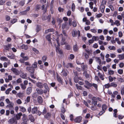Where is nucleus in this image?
Wrapping results in <instances>:
<instances>
[{
	"label": "nucleus",
	"mask_w": 124,
	"mask_h": 124,
	"mask_svg": "<svg viewBox=\"0 0 124 124\" xmlns=\"http://www.w3.org/2000/svg\"><path fill=\"white\" fill-rule=\"evenodd\" d=\"M53 38L55 39L57 41L58 45L59 46L60 45L59 41V39L58 37L59 36L58 35V32L57 31H55V32L53 33Z\"/></svg>",
	"instance_id": "1"
},
{
	"label": "nucleus",
	"mask_w": 124,
	"mask_h": 124,
	"mask_svg": "<svg viewBox=\"0 0 124 124\" xmlns=\"http://www.w3.org/2000/svg\"><path fill=\"white\" fill-rule=\"evenodd\" d=\"M72 34L73 37H75L78 35V37H80V32L79 31H77L76 30H73L72 32Z\"/></svg>",
	"instance_id": "2"
},
{
	"label": "nucleus",
	"mask_w": 124,
	"mask_h": 124,
	"mask_svg": "<svg viewBox=\"0 0 124 124\" xmlns=\"http://www.w3.org/2000/svg\"><path fill=\"white\" fill-rule=\"evenodd\" d=\"M11 70L13 72L14 74L16 75H19L20 73V72L16 68H12L11 69Z\"/></svg>",
	"instance_id": "3"
},
{
	"label": "nucleus",
	"mask_w": 124,
	"mask_h": 124,
	"mask_svg": "<svg viewBox=\"0 0 124 124\" xmlns=\"http://www.w3.org/2000/svg\"><path fill=\"white\" fill-rule=\"evenodd\" d=\"M107 108V106L105 104H104L102 106V111L100 112L99 114L100 115H101L105 112V110Z\"/></svg>",
	"instance_id": "4"
},
{
	"label": "nucleus",
	"mask_w": 124,
	"mask_h": 124,
	"mask_svg": "<svg viewBox=\"0 0 124 124\" xmlns=\"http://www.w3.org/2000/svg\"><path fill=\"white\" fill-rule=\"evenodd\" d=\"M82 119V117L81 116H79L77 117L74 119V121L76 123H79L81 122Z\"/></svg>",
	"instance_id": "5"
},
{
	"label": "nucleus",
	"mask_w": 124,
	"mask_h": 124,
	"mask_svg": "<svg viewBox=\"0 0 124 124\" xmlns=\"http://www.w3.org/2000/svg\"><path fill=\"white\" fill-rule=\"evenodd\" d=\"M8 122L10 124H13L14 123L15 124H17V121H16V119L13 118L10 119L9 120Z\"/></svg>",
	"instance_id": "6"
},
{
	"label": "nucleus",
	"mask_w": 124,
	"mask_h": 124,
	"mask_svg": "<svg viewBox=\"0 0 124 124\" xmlns=\"http://www.w3.org/2000/svg\"><path fill=\"white\" fill-rule=\"evenodd\" d=\"M97 98L95 97L92 98V103L93 104L94 106H96L97 105Z\"/></svg>",
	"instance_id": "7"
},
{
	"label": "nucleus",
	"mask_w": 124,
	"mask_h": 124,
	"mask_svg": "<svg viewBox=\"0 0 124 124\" xmlns=\"http://www.w3.org/2000/svg\"><path fill=\"white\" fill-rule=\"evenodd\" d=\"M20 77L23 79H26L27 76V74L26 73H24L22 71H21L20 72Z\"/></svg>",
	"instance_id": "8"
},
{
	"label": "nucleus",
	"mask_w": 124,
	"mask_h": 124,
	"mask_svg": "<svg viewBox=\"0 0 124 124\" xmlns=\"http://www.w3.org/2000/svg\"><path fill=\"white\" fill-rule=\"evenodd\" d=\"M26 69L27 70L31 73L33 72L34 70V69L32 67H27Z\"/></svg>",
	"instance_id": "9"
},
{
	"label": "nucleus",
	"mask_w": 124,
	"mask_h": 124,
	"mask_svg": "<svg viewBox=\"0 0 124 124\" xmlns=\"http://www.w3.org/2000/svg\"><path fill=\"white\" fill-rule=\"evenodd\" d=\"M38 111L37 107H34L32 109L31 112L33 114H37Z\"/></svg>",
	"instance_id": "10"
},
{
	"label": "nucleus",
	"mask_w": 124,
	"mask_h": 124,
	"mask_svg": "<svg viewBox=\"0 0 124 124\" xmlns=\"http://www.w3.org/2000/svg\"><path fill=\"white\" fill-rule=\"evenodd\" d=\"M11 45L10 44H9L7 45L4 46V47L5 50L9 51V49L11 48Z\"/></svg>",
	"instance_id": "11"
},
{
	"label": "nucleus",
	"mask_w": 124,
	"mask_h": 124,
	"mask_svg": "<svg viewBox=\"0 0 124 124\" xmlns=\"http://www.w3.org/2000/svg\"><path fill=\"white\" fill-rule=\"evenodd\" d=\"M6 103L8 104L9 106L11 107H13V104L8 99H6Z\"/></svg>",
	"instance_id": "12"
},
{
	"label": "nucleus",
	"mask_w": 124,
	"mask_h": 124,
	"mask_svg": "<svg viewBox=\"0 0 124 124\" xmlns=\"http://www.w3.org/2000/svg\"><path fill=\"white\" fill-rule=\"evenodd\" d=\"M32 88L31 87H28L26 89V93L28 95H29L32 92Z\"/></svg>",
	"instance_id": "13"
},
{
	"label": "nucleus",
	"mask_w": 124,
	"mask_h": 124,
	"mask_svg": "<svg viewBox=\"0 0 124 124\" xmlns=\"http://www.w3.org/2000/svg\"><path fill=\"white\" fill-rule=\"evenodd\" d=\"M17 95L21 99L24 96V94L23 93H19L17 94Z\"/></svg>",
	"instance_id": "14"
},
{
	"label": "nucleus",
	"mask_w": 124,
	"mask_h": 124,
	"mask_svg": "<svg viewBox=\"0 0 124 124\" xmlns=\"http://www.w3.org/2000/svg\"><path fill=\"white\" fill-rule=\"evenodd\" d=\"M98 75L99 77L102 80H103L104 78V73L102 74L100 72H99L98 73Z\"/></svg>",
	"instance_id": "15"
},
{
	"label": "nucleus",
	"mask_w": 124,
	"mask_h": 124,
	"mask_svg": "<svg viewBox=\"0 0 124 124\" xmlns=\"http://www.w3.org/2000/svg\"><path fill=\"white\" fill-rule=\"evenodd\" d=\"M69 73L68 71L67 70H63L61 72L62 75L63 76H66L68 73Z\"/></svg>",
	"instance_id": "16"
},
{
	"label": "nucleus",
	"mask_w": 124,
	"mask_h": 124,
	"mask_svg": "<svg viewBox=\"0 0 124 124\" xmlns=\"http://www.w3.org/2000/svg\"><path fill=\"white\" fill-rule=\"evenodd\" d=\"M58 45V47L57 46L56 47V52L57 53H58L60 54H61L62 53V52L59 47L60 45L59 46Z\"/></svg>",
	"instance_id": "17"
},
{
	"label": "nucleus",
	"mask_w": 124,
	"mask_h": 124,
	"mask_svg": "<svg viewBox=\"0 0 124 124\" xmlns=\"http://www.w3.org/2000/svg\"><path fill=\"white\" fill-rule=\"evenodd\" d=\"M51 114L49 113H48L45 116V117L48 120L49 119L51 116Z\"/></svg>",
	"instance_id": "18"
},
{
	"label": "nucleus",
	"mask_w": 124,
	"mask_h": 124,
	"mask_svg": "<svg viewBox=\"0 0 124 124\" xmlns=\"http://www.w3.org/2000/svg\"><path fill=\"white\" fill-rule=\"evenodd\" d=\"M36 85L38 87L40 88H42L43 87V84L40 82L37 83Z\"/></svg>",
	"instance_id": "19"
},
{
	"label": "nucleus",
	"mask_w": 124,
	"mask_h": 124,
	"mask_svg": "<svg viewBox=\"0 0 124 124\" xmlns=\"http://www.w3.org/2000/svg\"><path fill=\"white\" fill-rule=\"evenodd\" d=\"M36 90L38 94H42L43 93V91L41 89L37 88L36 89Z\"/></svg>",
	"instance_id": "20"
},
{
	"label": "nucleus",
	"mask_w": 124,
	"mask_h": 124,
	"mask_svg": "<svg viewBox=\"0 0 124 124\" xmlns=\"http://www.w3.org/2000/svg\"><path fill=\"white\" fill-rule=\"evenodd\" d=\"M22 115V114L21 113H19L16 114V116L17 120H19L20 119L21 116Z\"/></svg>",
	"instance_id": "21"
},
{
	"label": "nucleus",
	"mask_w": 124,
	"mask_h": 124,
	"mask_svg": "<svg viewBox=\"0 0 124 124\" xmlns=\"http://www.w3.org/2000/svg\"><path fill=\"white\" fill-rule=\"evenodd\" d=\"M54 31V30L53 29H49L45 31V34H46L49 32H53Z\"/></svg>",
	"instance_id": "22"
},
{
	"label": "nucleus",
	"mask_w": 124,
	"mask_h": 124,
	"mask_svg": "<svg viewBox=\"0 0 124 124\" xmlns=\"http://www.w3.org/2000/svg\"><path fill=\"white\" fill-rule=\"evenodd\" d=\"M105 8V6L104 5H101L100 6V9L102 13H103L104 12Z\"/></svg>",
	"instance_id": "23"
},
{
	"label": "nucleus",
	"mask_w": 124,
	"mask_h": 124,
	"mask_svg": "<svg viewBox=\"0 0 124 124\" xmlns=\"http://www.w3.org/2000/svg\"><path fill=\"white\" fill-rule=\"evenodd\" d=\"M38 102L40 103H41L43 102L42 98V97L40 96L38 97Z\"/></svg>",
	"instance_id": "24"
},
{
	"label": "nucleus",
	"mask_w": 124,
	"mask_h": 124,
	"mask_svg": "<svg viewBox=\"0 0 124 124\" xmlns=\"http://www.w3.org/2000/svg\"><path fill=\"white\" fill-rule=\"evenodd\" d=\"M1 60L3 61H6L8 60V59L6 57L2 56L0 58Z\"/></svg>",
	"instance_id": "25"
},
{
	"label": "nucleus",
	"mask_w": 124,
	"mask_h": 124,
	"mask_svg": "<svg viewBox=\"0 0 124 124\" xmlns=\"http://www.w3.org/2000/svg\"><path fill=\"white\" fill-rule=\"evenodd\" d=\"M65 39L64 38L62 37L61 41V44L62 45H63L65 44Z\"/></svg>",
	"instance_id": "26"
},
{
	"label": "nucleus",
	"mask_w": 124,
	"mask_h": 124,
	"mask_svg": "<svg viewBox=\"0 0 124 124\" xmlns=\"http://www.w3.org/2000/svg\"><path fill=\"white\" fill-rule=\"evenodd\" d=\"M19 108L20 111L22 112H25L26 110V109L25 108L23 107L20 106H19Z\"/></svg>",
	"instance_id": "27"
},
{
	"label": "nucleus",
	"mask_w": 124,
	"mask_h": 124,
	"mask_svg": "<svg viewBox=\"0 0 124 124\" xmlns=\"http://www.w3.org/2000/svg\"><path fill=\"white\" fill-rule=\"evenodd\" d=\"M118 56L120 60H123L124 59V54H119L118 55Z\"/></svg>",
	"instance_id": "28"
},
{
	"label": "nucleus",
	"mask_w": 124,
	"mask_h": 124,
	"mask_svg": "<svg viewBox=\"0 0 124 124\" xmlns=\"http://www.w3.org/2000/svg\"><path fill=\"white\" fill-rule=\"evenodd\" d=\"M37 63L36 62H35L32 65V67L33 68H36L37 67Z\"/></svg>",
	"instance_id": "29"
},
{
	"label": "nucleus",
	"mask_w": 124,
	"mask_h": 124,
	"mask_svg": "<svg viewBox=\"0 0 124 124\" xmlns=\"http://www.w3.org/2000/svg\"><path fill=\"white\" fill-rule=\"evenodd\" d=\"M74 82L76 83H77L78 82L79 79H80L77 76H75L74 78Z\"/></svg>",
	"instance_id": "30"
},
{
	"label": "nucleus",
	"mask_w": 124,
	"mask_h": 124,
	"mask_svg": "<svg viewBox=\"0 0 124 124\" xmlns=\"http://www.w3.org/2000/svg\"><path fill=\"white\" fill-rule=\"evenodd\" d=\"M91 85L90 86H93L95 88V89L96 90H98V85L94 83H93V84H91Z\"/></svg>",
	"instance_id": "31"
},
{
	"label": "nucleus",
	"mask_w": 124,
	"mask_h": 124,
	"mask_svg": "<svg viewBox=\"0 0 124 124\" xmlns=\"http://www.w3.org/2000/svg\"><path fill=\"white\" fill-rule=\"evenodd\" d=\"M7 57L11 59H14L15 57V55L13 54H11L10 55H8Z\"/></svg>",
	"instance_id": "32"
},
{
	"label": "nucleus",
	"mask_w": 124,
	"mask_h": 124,
	"mask_svg": "<svg viewBox=\"0 0 124 124\" xmlns=\"http://www.w3.org/2000/svg\"><path fill=\"white\" fill-rule=\"evenodd\" d=\"M47 57L46 55H44L42 57V60L43 62H45L46 61Z\"/></svg>",
	"instance_id": "33"
},
{
	"label": "nucleus",
	"mask_w": 124,
	"mask_h": 124,
	"mask_svg": "<svg viewBox=\"0 0 124 124\" xmlns=\"http://www.w3.org/2000/svg\"><path fill=\"white\" fill-rule=\"evenodd\" d=\"M29 118L32 122H33L35 120L34 118L32 115H29Z\"/></svg>",
	"instance_id": "34"
},
{
	"label": "nucleus",
	"mask_w": 124,
	"mask_h": 124,
	"mask_svg": "<svg viewBox=\"0 0 124 124\" xmlns=\"http://www.w3.org/2000/svg\"><path fill=\"white\" fill-rule=\"evenodd\" d=\"M108 48L110 50H115L116 49V47L114 46H109L108 47Z\"/></svg>",
	"instance_id": "35"
},
{
	"label": "nucleus",
	"mask_w": 124,
	"mask_h": 124,
	"mask_svg": "<svg viewBox=\"0 0 124 124\" xmlns=\"http://www.w3.org/2000/svg\"><path fill=\"white\" fill-rule=\"evenodd\" d=\"M110 86H112L113 87H116L117 86V84L114 82H112L110 84Z\"/></svg>",
	"instance_id": "36"
},
{
	"label": "nucleus",
	"mask_w": 124,
	"mask_h": 124,
	"mask_svg": "<svg viewBox=\"0 0 124 124\" xmlns=\"http://www.w3.org/2000/svg\"><path fill=\"white\" fill-rule=\"evenodd\" d=\"M22 48L24 49L25 50H27L28 48V46L27 45H23L22 46Z\"/></svg>",
	"instance_id": "37"
},
{
	"label": "nucleus",
	"mask_w": 124,
	"mask_h": 124,
	"mask_svg": "<svg viewBox=\"0 0 124 124\" xmlns=\"http://www.w3.org/2000/svg\"><path fill=\"white\" fill-rule=\"evenodd\" d=\"M82 55L85 56L86 59H87L89 58L88 55L85 53L83 52V53Z\"/></svg>",
	"instance_id": "38"
},
{
	"label": "nucleus",
	"mask_w": 124,
	"mask_h": 124,
	"mask_svg": "<svg viewBox=\"0 0 124 124\" xmlns=\"http://www.w3.org/2000/svg\"><path fill=\"white\" fill-rule=\"evenodd\" d=\"M32 50L37 54H39V51L34 48H32Z\"/></svg>",
	"instance_id": "39"
},
{
	"label": "nucleus",
	"mask_w": 124,
	"mask_h": 124,
	"mask_svg": "<svg viewBox=\"0 0 124 124\" xmlns=\"http://www.w3.org/2000/svg\"><path fill=\"white\" fill-rule=\"evenodd\" d=\"M20 85L21 88L23 90H25L26 89V86L23 83L21 84Z\"/></svg>",
	"instance_id": "40"
},
{
	"label": "nucleus",
	"mask_w": 124,
	"mask_h": 124,
	"mask_svg": "<svg viewBox=\"0 0 124 124\" xmlns=\"http://www.w3.org/2000/svg\"><path fill=\"white\" fill-rule=\"evenodd\" d=\"M117 80L118 81L121 83H123L124 82V80L122 78H117Z\"/></svg>",
	"instance_id": "41"
},
{
	"label": "nucleus",
	"mask_w": 124,
	"mask_h": 124,
	"mask_svg": "<svg viewBox=\"0 0 124 124\" xmlns=\"http://www.w3.org/2000/svg\"><path fill=\"white\" fill-rule=\"evenodd\" d=\"M114 24L116 25L117 26H118L120 25V24L119 21L116 20L114 22Z\"/></svg>",
	"instance_id": "42"
},
{
	"label": "nucleus",
	"mask_w": 124,
	"mask_h": 124,
	"mask_svg": "<svg viewBox=\"0 0 124 124\" xmlns=\"http://www.w3.org/2000/svg\"><path fill=\"white\" fill-rule=\"evenodd\" d=\"M38 95V93H35L32 94V97L33 98H36Z\"/></svg>",
	"instance_id": "43"
},
{
	"label": "nucleus",
	"mask_w": 124,
	"mask_h": 124,
	"mask_svg": "<svg viewBox=\"0 0 124 124\" xmlns=\"http://www.w3.org/2000/svg\"><path fill=\"white\" fill-rule=\"evenodd\" d=\"M118 93V92L117 91L114 92L113 94L112 95V96L113 98H114L115 97V95H117Z\"/></svg>",
	"instance_id": "44"
},
{
	"label": "nucleus",
	"mask_w": 124,
	"mask_h": 124,
	"mask_svg": "<svg viewBox=\"0 0 124 124\" xmlns=\"http://www.w3.org/2000/svg\"><path fill=\"white\" fill-rule=\"evenodd\" d=\"M67 24V23L66 22H65L64 23H63L62 26V28L63 29H65L66 27Z\"/></svg>",
	"instance_id": "45"
},
{
	"label": "nucleus",
	"mask_w": 124,
	"mask_h": 124,
	"mask_svg": "<svg viewBox=\"0 0 124 124\" xmlns=\"http://www.w3.org/2000/svg\"><path fill=\"white\" fill-rule=\"evenodd\" d=\"M73 67V65L71 63H68L67 64V65L66 66V67L67 68L70 67V68H72Z\"/></svg>",
	"instance_id": "46"
},
{
	"label": "nucleus",
	"mask_w": 124,
	"mask_h": 124,
	"mask_svg": "<svg viewBox=\"0 0 124 124\" xmlns=\"http://www.w3.org/2000/svg\"><path fill=\"white\" fill-rule=\"evenodd\" d=\"M108 74L109 75H112L114 73V71L112 70H108Z\"/></svg>",
	"instance_id": "47"
},
{
	"label": "nucleus",
	"mask_w": 124,
	"mask_h": 124,
	"mask_svg": "<svg viewBox=\"0 0 124 124\" xmlns=\"http://www.w3.org/2000/svg\"><path fill=\"white\" fill-rule=\"evenodd\" d=\"M11 90V89L10 88H9L6 90L5 91V93L7 94H8L10 91Z\"/></svg>",
	"instance_id": "48"
},
{
	"label": "nucleus",
	"mask_w": 124,
	"mask_h": 124,
	"mask_svg": "<svg viewBox=\"0 0 124 124\" xmlns=\"http://www.w3.org/2000/svg\"><path fill=\"white\" fill-rule=\"evenodd\" d=\"M82 67L84 70H85L87 69V66L86 65H83L82 66Z\"/></svg>",
	"instance_id": "49"
},
{
	"label": "nucleus",
	"mask_w": 124,
	"mask_h": 124,
	"mask_svg": "<svg viewBox=\"0 0 124 124\" xmlns=\"http://www.w3.org/2000/svg\"><path fill=\"white\" fill-rule=\"evenodd\" d=\"M71 8L73 11H74L75 9V5L74 3H73L72 5Z\"/></svg>",
	"instance_id": "50"
},
{
	"label": "nucleus",
	"mask_w": 124,
	"mask_h": 124,
	"mask_svg": "<svg viewBox=\"0 0 124 124\" xmlns=\"http://www.w3.org/2000/svg\"><path fill=\"white\" fill-rule=\"evenodd\" d=\"M30 96H28L27 97L26 99L25 100L26 103H27L29 102L30 101Z\"/></svg>",
	"instance_id": "51"
},
{
	"label": "nucleus",
	"mask_w": 124,
	"mask_h": 124,
	"mask_svg": "<svg viewBox=\"0 0 124 124\" xmlns=\"http://www.w3.org/2000/svg\"><path fill=\"white\" fill-rule=\"evenodd\" d=\"M76 85L78 89L80 90H82V87L81 86L78 85L77 84H76Z\"/></svg>",
	"instance_id": "52"
},
{
	"label": "nucleus",
	"mask_w": 124,
	"mask_h": 124,
	"mask_svg": "<svg viewBox=\"0 0 124 124\" xmlns=\"http://www.w3.org/2000/svg\"><path fill=\"white\" fill-rule=\"evenodd\" d=\"M89 7L91 9L93 8V2H90L89 3Z\"/></svg>",
	"instance_id": "53"
},
{
	"label": "nucleus",
	"mask_w": 124,
	"mask_h": 124,
	"mask_svg": "<svg viewBox=\"0 0 124 124\" xmlns=\"http://www.w3.org/2000/svg\"><path fill=\"white\" fill-rule=\"evenodd\" d=\"M17 103L19 104H20L22 103V102L21 100L20 99H18L16 101Z\"/></svg>",
	"instance_id": "54"
},
{
	"label": "nucleus",
	"mask_w": 124,
	"mask_h": 124,
	"mask_svg": "<svg viewBox=\"0 0 124 124\" xmlns=\"http://www.w3.org/2000/svg\"><path fill=\"white\" fill-rule=\"evenodd\" d=\"M50 37V35H48L46 36V38L48 41H51Z\"/></svg>",
	"instance_id": "55"
},
{
	"label": "nucleus",
	"mask_w": 124,
	"mask_h": 124,
	"mask_svg": "<svg viewBox=\"0 0 124 124\" xmlns=\"http://www.w3.org/2000/svg\"><path fill=\"white\" fill-rule=\"evenodd\" d=\"M77 23L76 21H73L72 23V25L73 27H75L77 26Z\"/></svg>",
	"instance_id": "56"
},
{
	"label": "nucleus",
	"mask_w": 124,
	"mask_h": 124,
	"mask_svg": "<svg viewBox=\"0 0 124 124\" xmlns=\"http://www.w3.org/2000/svg\"><path fill=\"white\" fill-rule=\"evenodd\" d=\"M25 3V2L24 0L21 1L19 2V4L21 6H23Z\"/></svg>",
	"instance_id": "57"
},
{
	"label": "nucleus",
	"mask_w": 124,
	"mask_h": 124,
	"mask_svg": "<svg viewBox=\"0 0 124 124\" xmlns=\"http://www.w3.org/2000/svg\"><path fill=\"white\" fill-rule=\"evenodd\" d=\"M65 49L67 50H70V45H66Z\"/></svg>",
	"instance_id": "58"
},
{
	"label": "nucleus",
	"mask_w": 124,
	"mask_h": 124,
	"mask_svg": "<svg viewBox=\"0 0 124 124\" xmlns=\"http://www.w3.org/2000/svg\"><path fill=\"white\" fill-rule=\"evenodd\" d=\"M117 72L119 74H122L123 73V70L122 69H119L118 70Z\"/></svg>",
	"instance_id": "59"
},
{
	"label": "nucleus",
	"mask_w": 124,
	"mask_h": 124,
	"mask_svg": "<svg viewBox=\"0 0 124 124\" xmlns=\"http://www.w3.org/2000/svg\"><path fill=\"white\" fill-rule=\"evenodd\" d=\"M62 33L63 34V35L64 36L66 37H67V34L66 32V31H65L64 30H63Z\"/></svg>",
	"instance_id": "60"
},
{
	"label": "nucleus",
	"mask_w": 124,
	"mask_h": 124,
	"mask_svg": "<svg viewBox=\"0 0 124 124\" xmlns=\"http://www.w3.org/2000/svg\"><path fill=\"white\" fill-rule=\"evenodd\" d=\"M104 86L106 88H108L109 87H111L110 84H108L105 85Z\"/></svg>",
	"instance_id": "61"
},
{
	"label": "nucleus",
	"mask_w": 124,
	"mask_h": 124,
	"mask_svg": "<svg viewBox=\"0 0 124 124\" xmlns=\"http://www.w3.org/2000/svg\"><path fill=\"white\" fill-rule=\"evenodd\" d=\"M85 83L87 85L90 86L91 85V84L89 83V82L87 81H85Z\"/></svg>",
	"instance_id": "62"
},
{
	"label": "nucleus",
	"mask_w": 124,
	"mask_h": 124,
	"mask_svg": "<svg viewBox=\"0 0 124 124\" xmlns=\"http://www.w3.org/2000/svg\"><path fill=\"white\" fill-rule=\"evenodd\" d=\"M119 66L120 68H122L124 66V64L123 63L121 62L119 64Z\"/></svg>",
	"instance_id": "63"
},
{
	"label": "nucleus",
	"mask_w": 124,
	"mask_h": 124,
	"mask_svg": "<svg viewBox=\"0 0 124 124\" xmlns=\"http://www.w3.org/2000/svg\"><path fill=\"white\" fill-rule=\"evenodd\" d=\"M124 116L122 115H119L118 116V117L119 119H122L123 118Z\"/></svg>",
	"instance_id": "64"
}]
</instances>
